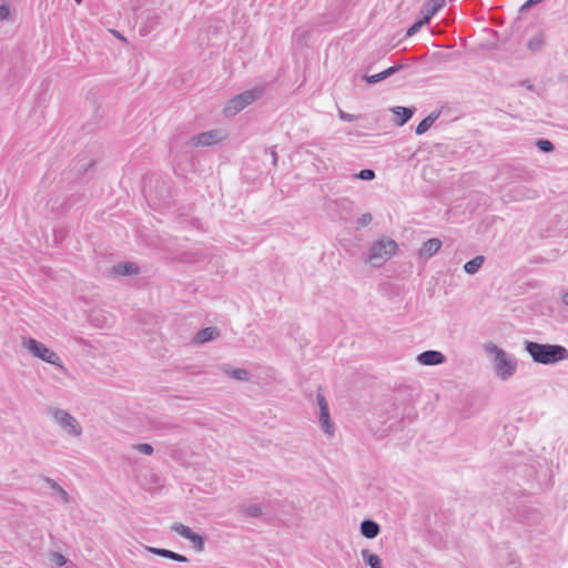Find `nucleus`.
I'll return each mask as SVG.
<instances>
[{"label": "nucleus", "mask_w": 568, "mask_h": 568, "mask_svg": "<svg viewBox=\"0 0 568 568\" xmlns=\"http://www.w3.org/2000/svg\"><path fill=\"white\" fill-rule=\"evenodd\" d=\"M484 351L493 364L494 374L503 382L510 379L517 371V359L494 343H486Z\"/></svg>", "instance_id": "obj_1"}, {"label": "nucleus", "mask_w": 568, "mask_h": 568, "mask_svg": "<svg viewBox=\"0 0 568 568\" xmlns=\"http://www.w3.org/2000/svg\"><path fill=\"white\" fill-rule=\"evenodd\" d=\"M524 346L532 361L538 364L551 365L568 359V349L558 344H540L526 341Z\"/></svg>", "instance_id": "obj_2"}, {"label": "nucleus", "mask_w": 568, "mask_h": 568, "mask_svg": "<svg viewBox=\"0 0 568 568\" xmlns=\"http://www.w3.org/2000/svg\"><path fill=\"white\" fill-rule=\"evenodd\" d=\"M48 416L55 426L68 437L80 438L83 434L81 423L67 409L51 406L47 410Z\"/></svg>", "instance_id": "obj_3"}, {"label": "nucleus", "mask_w": 568, "mask_h": 568, "mask_svg": "<svg viewBox=\"0 0 568 568\" xmlns=\"http://www.w3.org/2000/svg\"><path fill=\"white\" fill-rule=\"evenodd\" d=\"M22 347L27 349L33 357L39 358L48 364L58 367L62 373H67L68 369L63 365L61 357L53 349L48 347L45 344L39 342L33 337L24 338L21 343Z\"/></svg>", "instance_id": "obj_4"}, {"label": "nucleus", "mask_w": 568, "mask_h": 568, "mask_svg": "<svg viewBox=\"0 0 568 568\" xmlns=\"http://www.w3.org/2000/svg\"><path fill=\"white\" fill-rule=\"evenodd\" d=\"M264 93L263 87H255L251 90H246L240 94H236L227 101L224 106V114L227 118L236 115L239 112L251 105L255 101L262 98Z\"/></svg>", "instance_id": "obj_5"}, {"label": "nucleus", "mask_w": 568, "mask_h": 568, "mask_svg": "<svg viewBox=\"0 0 568 568\" xmlns=\"http://www.w3.org/2000/svg\"><path fill=\"white\" fill-rule=\"evenodd\" d=\"M316 402L320 407L321 427L328 436H333L335 428H334V424L331 420L328 404H327L324 395L321 393H317Z\"/></svg>", "instance_id": "obj_6"}, {"label": "nucleus", "mask_w": 568, "mask_h": 568, "mask_svg": "<svg viewBox=\"0 0 568 568\" xmlns=\"http://www.w3.org/2000/svg\"><path fill=\"white\" fill-rule=\"evenodd\" d=\"M140 273V267L134 262H119L109 270L110 276H133Z\"/></svg>", "instance_id": "obj_7"}, {"label": "nucleus", "mask_w": 568, "mask_h": 568, "mask_svg": "<svg viewBox=\"0 0 568 568\" xmlns=\"http://www.w3.org/2000/svg\"><path fill=\"white\" fill-rule=\"evenodd\" d=\"M416 361L423 366H436L446 362L445 355L439 351H425L417 355Z\"/></svg>", "instance_id": "obj_8"}, {"label": "nucleus", "mask_w": 568, "mask_h": 568, "mask_svg": "<svg viewBox=\"0 0 568 568\" xmlns=\"http://www.w3.org/2000/svg\"><path fill=\"white\" fill-rule=\"evenodd\" d=\"M220 140V132L211 130L196 134L190 139V144L193 146H211Z\"/></svg>", "instance_id": "obj_9"}, {"label": "nucleus", "mask_w": 568, "mask_h": 568, "mask_svg": "<svg viewBox=\"0 0 568 568\" xmlns=\"http://www.w3.org/2000/svg\"><path fill=\"white\" fill-rule=\"evenodd\" d=\"M392 256V251H366L362 258L372 267H379Z\"/></svg>", "instance_id": "obj_10"}, {"label": "nucleus", "mask_w": 568, "mask_h": 568, "mask_svg": "<svg viewBox=\"0 0 568 568\" xmlns=\"http://www.w3.org/2000/svg\"><path fill=\"white\" fill-rule=\"evenodd\" d=\"M445 6V0H428L426 1L420 10L424 21L429 23L432 18Z\"/></svg>", "instance_id": "obj_11"}, {"label": "nucleus", "mask_w": 568, "mask_h": 568, "mask_svg": "<svg viewBox=\"0 0 568 568\" xmlns=\"http://www.w3.org/2000/svg\"><path fill=\"white\" fill-rule=\"evenodd\" d=\"M221 371L226 374L229 377L239 381V382H247L251 378V374L245 368L233 367L229 364H224L221 366Z\"/></svg>", "instance_id": "obj_12"}, {"label": "nucleus", "mask_w": 568, "mask_h": 568, "mask_svg": "<svg viewBox=\"0 0 568 568\" xmlns=\"http://www.w3.org/2000/svg\"><path fill=\"white\" fill-rule=\"evenodd\" d=\"M220 337V329L215 326H209L197 332L195 335L196 343H206Z\"/></svg>", "instance_id": "obj_13"}, {"label": "nucleus", "mask_w": 568, "mask_h": 568, "mask_svg": "<svg viewBox=\"0 0 568 568\" xmlns=\"http://www.w3.org/2000/svg\"><path fill=\"white\" fill-rule=\"evenodd\" d=\"M145 549H146V551H149L151 554H154V555H158V556H161V557H164V558H169V559H172V560H175V561H179V562H186L187 561V558L185 556L180 555V554L174 552V551H171V550H168V549L155 548V547H146Z\"/></svg>", "instance_id": "obj_14"}, {"label": "nucleus", "mask_w": 568, "mask_h": 568, "mask_svg": "<svg viewBox=\"0 0 568 568\" xmlns=\"http://www.w3.org/2000/svg\"><path fill=\"white\" fill-rule=\"evenodd\" d=\"M392 111L395 115H397L396 124L402 126L412 119L415 109L406 106H394Z\"/></svg>", "instance_id": "obj_15"}, {"label": "nucleus", "mask_w": 568, "mask_h": 568, "mask_svg": "<svg viewBox=\"0 0 568 568\" xmlns=\"http://www.w3.org/2000/svg\"><path fill=\"white\" fill-rule=\"evenodd\" d=\"M361 557L369 568H383L381 557L376 554H373L369 549H362Z\"/></svg>", "instance_id": "obj_16"}, {"label": "nucleus", "mask_w": 568, "mask_h": 568, "mask_svg": "<svg viewBox=\"0 0 568 568\" xmlns=\"http://www.w3.org/2000/svg\"><path fill=\"white\" fill-rule=\"evenodd\" d=\"M379 525L373 520H364L361 524V532L366 538L373 539L379 534Z\"/></svg>", "instance_id": "obj_17"}, {"label": "nucleus", "mask_w": 568, "mask_h": 568, "mask_svg": "<svg viewBox=\"0 0 568 568\" xmlns=\"http://www.w3.org/2000/svg\"><path fill=\"white\" fill-rule=\"evenodd\" d=\"M438 116L439 112H432L429 115L424 118L416 126V134L422 135L426 133L429 130V128L434 124V122L438 119Z\"/></svg>", "instance_id": "obj_18"}, {"label": "nucleus", "mask_w": 568, "mask_h": 568, "mask_svg": "<svg viewBox=\"0 0 568 568\" xmlns=\"http://www.w3.org/2000/svg\"><path fill=\"white\" fill-rule=\"evenodd\" d=\"M484 262H485V257L483 255H477L476 257H474L473 260L468 261L464 265V271L467 274L474 275V274H476L481 268Z\"/></svg>", "instance_id": "obj_19"}, {"label": "nucleus", "mask_w": 568, "mask_h": 568, "mask_svg": "<svg viewBox=\"0 0 568 568\" xmlns=\"http://www.w3.org/2000/svg\"><path fill=\"white\" fill-rule=\"evenodd\" d=\"M45 481L49 485V487L54 491V494L57 495L58 499L61 503H69V494L58 483L50 478H48Z\"/></svg>", "instance_id": "obj_20"}, {"label": "nucleus", "mask_w": 568, "mask_h": 568, "mask_svg": "<svg viewBox=\"0 0 568 568\" xmlns=\"http://www.w3.org/2000/svg\"><path fill=\"white\" fill-rule=\"evenodd\" d=\"M160 23V16L156 13H149L145 16V22L142 28L144 34L151 32Z\"/></svg>", "instance_id": "obj_21"}, {"label": "nucleus", "mask_w": 568, "mask_h": 568, "mask_svg": "<svg viewBox=\"0 0 568 568\" xmlns=\"http://www.w3.org/2000/svg\"><path fill=\"white\" fill-rule=\"evenodd\" d=\"M544 43L545 36L542 32H539L529 39L527 47L531 51H539L542 48Z\"/></svg>", "instance_id": "obj_22"}, {"label": "nucleus", "mask_w": 568, "mask_h": 568, "mask_svg": "<svg viewBox=\"0 0 568 568\" xmlns=\"http://www.w3.org/2000/svg\"><path fill=\"white\" fill-rule=\"evenodd\" d=\"M535 144L544 153H550L555 150L554 143L547 139H538Z\"/></svg>", "instance_id": "obj_23"}, {"label": "nucleus", "mask_w": 568, "mask_h": 568, "mask_svg": "<svg viewBox=\"0 0 568 568\" xmlns=\"http://www.w3.org/2000/svg\"><path fill=\"white\" fill-rule=\"evenodd\" d=\"M186 539L192 542L193 547L197 551H202L203 550V548H204V540H203V538L199 534L193 531L191 535L187 536Z\"/></svg>", "instance_id": "obj_24"}, {"label": "nucleus", "mask_w": 568, "mask_h": 568, "mask_svg": "<svg viewBox=\"0 0 568 568\" xmlns=\"http://www.w3.org/2000/svg\"><path fill=\"white\" fill-rule=\"evenodd\" d=\"M387 246H389V248H398V244L392 239L378 240L374 243L372 248H386Z\"/></svg>", "instance_id": "obj_25"}, {"label": "nucleus", "mask_w": 568, "mask_h": 568, "mask_svg": "<svg viewBox=\"0 0 568 568\" xmlns=\"http://www.w3.org/2000/svg\"><path fill=\"white\" fill-rule=\"evenodd\" d=\"M376 176L375 172L371 169H363L358 173L354 174V179L365 180V181H372Z\"/></svg>", "instance_id": "obj_26"}, {"label": "nucleus", "mask_w": 568, "mask_h": 568, "mask_svg": "<svg viewBox=\"0 0 568 568\" xmlns=\"http://www.w3.org/2000/svg\"><path fill=\"white\" fill-rule=\"evenodd\" d=\"M425 24H428L426 21H424V19H418L417 21H415L406 31V37L409 38V37H413L414 34H416L423 26Z\"/></svg>", "instance_id": "obj_27"}, {"label": "nucleus", "mask_w": 568, "mask_h": 568, "mask_svg": "<svg viewBox=\"0 0 568 568\" xmlns=\"http://www.w3.org/2000/svg\"><path fill=\"white\" fill-rule=\"evenodd\" d=\"M172 530H174L176 534H179L180 536H182L185 539L187 538L189 535H191L193 532V530L191 528H189L187 526H185L183 524L173 525Z\"/></svg>", "instance_id": "obj_28"}, {"label": "nucleus", "mask_w": 568, "mask_h": 568, "mask_svg": "<svg viewBox=\"0 0 568 568\" xmlns=\"http://www.w3.org/2000/svg\"><path fill=\"white\" fill-rule=\"evenodd\" d=\"M133 449L144 455H152L154 449L153 446L146 443L133 445Z\"/></svg>", "instance_id": "obj_29"}, {"label": "nucleus", "mask_w": 568, "mask_h": 568, "mask_svg": "<svg viewBox=\"0 0 568 568\" xmlns=\"http://www.w3.org/2000/svg\"><path fill=\"white\" fill-rule=\"evenodd\" d=\"M442 241L437 237H434L423 242L420 248H442Z\"/></svg>", "instance_id": "obj_30"}, {"label": "nucleus", "mask_w": 568, "mask_h": 568, "mask_svg": "<svg viewBox=\"0 0 568 568\" xmlns=\"http://www.w3.org/2000/svg\"><path fill=\"white\" fill-rule=\"evenodd\" d=\"M244 511L252 517H260L263 514L260 505H250Z\"/></svg>", "instance_id": "obj_31"}, {"label": "nucleus", "mask_w": 568, "mask_h": 568, "mask_svg": "<svg viewBox=\"0 0 568 568\" xmlns=\"http://www.w3.org/2000/svg\"><path fill=\"white\" fill-rule=\"evenodd\" d=\"M50 561L59 567H62L67 564L65 557L59 552H53L50 557Z\"/></svg>", "instance_id": "obj_32"}, {"label": "nucleus", "mask_w": 568, "mask_h": 568, "mask_svg": "<svg viewBox=\"0 0 568 568\" xmlns=\"http://www.w3.org/2000/svg\"><path fill=\"white\" fill-rule=\"evenodd\" d=\"M335 204L343 211L349 212L353 207V202L348 199H339L335 201Z\"/></svg>", "instance_id": "obj_33"}, {"label": "nucleus", "mask_w": 568, "mask_h": 568, "mask_svg": "<svg viewBox=\"0 0 568 568\" xmlns=\"http://www.w3.org/2000/svg\"><path fill=\"white\" fill-rule=\"evenodd\" d=\"M405 68L404 64H395L393 67L387 68L386 70L382 71V74L384 79H387L388 77L395 74L399 70H403Z\"/></svg>", "instance_id": "obj_34"}, {"label": "nucleus", "mask_w": 568, "mask_h": 568, "mask_svg": "<svg viewBox=\"0 0 568 568\" xmlns=\"http://www.w3.org/2000/svg\"><path fill=\"white\" fill-rule=\"evenodd\" d=\"M363 80L366 81L369 84H375V83L381 82V81H383L385 79H384L382 72H379V73L373 74V75H364Z\"/></svg>", "instance_id": "obj_35"}, {"label": "nucleus", "mask_w": 568, "mask_h": 568, "mask_svg": "<svg viewBox=\"0 0 568 568\" xmlns=\"http://www.w3.org/2000/svg\"><path fill=\"white\" fill-rule=\"evenodd\" d=\"M338 118L346 122H353V121L357 120L359 118V115L351 114V113L343 111L342 109H338Z\"/></svg>", "instance_id": "obj_36"}, {"label": "nucleus", "mask_w": 568, "mask_h": 568, "mask_svg": "<svg viewBox=\"0 0 568 568\" xmlns=\"http://www.w3.org/2000/svg\"><path fill=\"white\" fill-rule=\"evenodd\" d=\"M373 221V216L371 213H365L363 214L358 220H357V225L359 227H364V226H367L368 224H371V222Z\"/></svg>", "instance_id": "obj_37"}, {"label": "nucleus", "mask_w": 568, "mask_h": 568, "mask_svg": "<svg viewBox=\"0 0 568 568\" xmlns=\"http://www.w3.org/2000/svg\"><path fill=\"white\" fill-rule=\"evenodd\" d=\"M308 31L304 28H297L295 29L293 37L298 40H304L306 37H308Z\"/></svg>", "instance_id": "obj_38"}, {"label": "nucleus", "mask_w": 568, "mask_h": 568, "mask_svg": "<svg viewBox=\"0 0 568 568\" xmlns=\"http://www.w3.org/2000/svg\"><path fill=\"white\" fill-rule=\"evenodd\" d=\"M65 236L67 231L64 229L54 230L55 244H61Z\"/></svg>", "instance_id": "obj_39"}, {"label": "nucleus", "mask_w": 568, "mask_h": 568, "mask_svg": "<svg viewBox=\"0 0 568 568\" xmlns=\"http://www.w3.org/2000/svg\"><path fill=\"white\" fill-rule=\"evenodd\" d=\"M9 14H10L9 6L8 4H1L0 6V21H3L6 19H8Z\"/></svg>", "instance_id": "obj_40"}, {"label": "nucleus", "mask_w": 568, "mask_h": 568, "mask_svg": "<svg viewBox=\"0 0 568 568\" xmlns=\"http://www.w3.org/2000/svg\"><path fill=\"white\" fill-rule=\"evenodd\" d=\"M544 0H527L520 8V11H524V10H527L529 8H531L532 6H536L540 2H542Z\"/></svg>", "instance_id": "obj_41"}, {"label": "nucleus", "mask_w": 568, "mask_h": 568, "mask_svg": "<svg viewBox=\"0 0 568 568\" xmlns=\"http://www.w3.org/2000/svg\"><path fill=\"white\" fill-rule=\"evenodd\" d=\"M270 154L272 156V163L273 165H276L277 164V153L274 151V150H271L270 151Z\"/></svg>", "instance_id": "obj_42"}, {"label": "nucleus", "mask_w": 568, "mask_h": 568, "mask_svg": "<svg viewBox=\"0 0 568 568\" xmlns=\"http://www.w3.org/2000/svg\"><path fill=\"white\" fill-rule=\"evenodd\" d=\"M561 302H562L566 306H568V291L562 293V295H561Z\"/></svg>", "instance_id": "obj_43"}, {"label": "nucleus", "mask_w": 568, "mask_h": 568, "mask_svg": "<svg viewBox=\"0 0 568 568\" xmlns=\"http://www.w3.org/2000/svg\"><path fill=\"white\" fill-rule=\"evenodd\" d=\"M479 201H483L484 204L487 203V196L486 195H477Z\"/></svg>", "instance_id": "obj_44"}, {"label": "nucleus", "mask_w": 568, "mask_h": 568, "mask_svg": "<svg viewBox=\"0 0 568 568\" xmlns=\"http://www.w3.org/2000/svg\"><path fill=\"white\" fill-rule=\"evenodd\" d=\"M78 4H81L83 0H74Z\"/></svg>", "instance_id": "obj_45"}]
</instances>
